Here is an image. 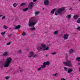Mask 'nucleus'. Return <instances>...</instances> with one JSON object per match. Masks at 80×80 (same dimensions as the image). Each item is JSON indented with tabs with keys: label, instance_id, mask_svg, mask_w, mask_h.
<instances>
[{
	"label": "nucleus",
	"instance_id": "f8f14e48",
	"mask_svg": "<svg viewBox=\"0 0 80 80\" xmlns=\"http://www.w3.org/2000/svg\"><path fill=\"white\" fill-rule=\"evenodd\" d=\"M72 72H73V69L70 68H69L68 71V73H71Z\"/></svg>",
	"mask_w": 80,
	"mask_h": 80
},
{
	"label": "nucleus",
	"instance_id": "72a5a7b5",
	"mask_svg": "<svg viewBox=\"0 0 80 80\" xmlns=\"http://www.w3.org/2000/svg\"><path fill=\"white\" fill-rule=\"evenodd\" d=\"M12 34H9V35H8V36L9 37V38H10L11 37H12Z\"/></svg>",
	"mask_w": 80,
	"mask_h": 80
},
{
	"label": "nucleus",
	"instance_id": "58836bf2",
	"mask_svg": "<svg viewBox=\"0 0 80 80\" xmlns=\"http://www.w3.org/2000/svg\"><path fill=\"white\" fill-rule=\"evenodd\" d=\"M18 53H22V51L21 50H19L18 52Z\"/></svg>",
	"mask_w": 80,
	"mask_h": 80
},
{
	"label": "nucleus",
	"instance_id": "8fccbe9b",
	"mask_svg": "<svg viewBox=\"0 0 80 80\" xmlns=\"http://www.w3.org/2000/svg\"><path fill=\"white\" fill-rule=\"evenodd\" d=\"M10 29H11V28H9V30H10Z\"/></svg>",
	"mask_w": 80,
	"mask_h": 80
},
{
	"label": "nucleus",
	"instance_id": "c85d7f7f",
	"mask_svg": "<svg viewBox=\"0 0 80 80\" xmlns=\"http://www.w3.org/2000/svg\"><path fill=\"white\" fill-rule=\"evenodd\" d=\"M77 30H79V31H80V27L79 26H78Z\"/></svg>",
	"mask_w": 80,
	"mask_h": 80
},
{
	"label": "nucleus",
	"instance_id": "b1692460",
	"mask_svg": "<svg viewBox=\"0 0 80 80\" xmlns=\"http://www.w3.org/2000/svg\"><path fill=\"white\" fill-rule=\"evenodd\" d=\"M77 61H80V57H78L76 58Z\"/></svg>",
	"mask_w": 80,
	"mask_h": 80
},
{
	"label": "nucleus",
	"instance_id": "473e14b6",
	"mask_svg": "<svg viewBox=\"0 0 80 80\" xmlns=\"http://www.w3.org/2000/svg\"><path fill=\"white\" fill-rule=\"evenodd\" d=\"M64 69L65 70V71H67V67H64Z\"/></svg>",
	"mask_w": 80,
	"mask_h": 80
},
{
	"label": "nucleus",
	"instance_id": "f03ea898",
	"mask_svg": "<svg viewBox=\"0 0 80 80\" xmlns=\"http://www.w3.org/2000/svg\"><path fill=\"white\" fill-rule=\"evenodd\" d=\"M67 58H68V56L66 55V62H63V65L66 66L67 65L68 67H72L73 65H72V64L71 61L67 59Z\"/></svg>",
	"mask_w": 80,
	"mask_h": 80
},
{
	"label": "nucleus",
	"instance_id": "6e6d98bb",
	"mask_svg": "<svg viewBox=\"0 0 80 80\" xmlns=\"http://www.w3.org/2000/svg\"><path fill=\"white\" fill-rule=\"evenodd\" d=\"M10 70H11V69H10Z\"/></svg>",
	"mask_w": 80,
	"mask_h": 80
},
{
	"label": "nucleus",
	"instance_id": "c756f323",
	"mask_svg": "<svg viewBox=\"0 0 80 80\" xmlns=\"http://www.w3.org/2000/svg\"><path fill=\"white\" fill-rule=\"evenodd\" d=\"M37 57V54H35L33 56V58H35V57Z\"/></svg>",
	"mask_w": 80,
	"mask_h": 80
},
{
	"label": "nucleus",
	"instance_id": "cd10ccee",
	"mask_svg": "<svg viewBox=\"0 0 80 80\" xmlns=\"http://www.w3.org/2000/svg\"><path fill=\"white\" fill-rule=\"evenodd\" d=\"M5 33H6V31H4V32H2L1 33L2 35H5Z\"/></svg>",
	"mask_w": 80,
	"mask_h": 80
},
{
	"label": "nucleus",
	"instance_id": "9d476101",
	"mask_svg": "<svg viewBox=\"0 0 80 80\" xmlns=\"http://www.w3.org/2000/svg\"><path fill=\"white\" fill-rule=\"evenodd\" d=\"M33 55H34V52H31L29 53L28 57H32Z\"/></svg>",
	"mask_w": 80,
	"mask_h": 80
},
{
	"label": "nucleus",
	"instance_id": "ea45409f",
	"mask_svg": "<svg viewBox=\"0 0 80 80\" xmlns=\"http://www.w3.org/2000/svg\"><path fill=\"white\" fill-rule=\"evenodd\" d=\"M69 10H72V8H69Z\"/></svg>",
	"mask_w": 80,
	"mask_h": 80
},
{
	"label": "nucleus",
	"instance_id": "ddd939ff",
	"mask_svg": "<svg viewBox=\"0 0 80 80\" xmlns=\"http://www.w3.org/2000/svg\"><path fill=\"white\" fill-rule=\"evenodd\" d=\"M3 55L4 57L8 56V52H5L3 54Z\"/></svg>",
	"mask_w": 80,
	"mask_h": 80
},
{
	"label": "nucleus",
	"instance_id": "39448f33",
	"mask_svg": "<svg viewBox=\"0 0 80 80\" xmlns=\"http://www.w3.org/2000/svg\"><path fill=\"white\" fill-rule=\"evenodd\" d=\"M43 65L41 66V67L38 68V70L39 71L40 70H41V68H44L46 67V65H49L50 64V63L49 61H47L45 62H44L42 63Z\"/></svg>",
	"mask_w": 80,
	"mask_h": 80
},
{
	"label": "nucleus",
	"instance_id": "5701e85b",
	"mask_svg": "<svg viewBox=\"0 0 80 80\" xmlns=\"http://www.w3.org/2000/svg\"><path fill=\"white\" fill-rule=\"evenodd\" d=\"M77 22L78 23H80V18H79L77 20Z\"/></svg>",
	"mask_w": 80,
	"mask_h": 80
},
{
	"label": "nucleus",
	"instance_id": "3c124183",
	"mask_svg": "<svg viewBox=\"0 0 80 80\" xmlns=\"http://www.w3.org/2000/svg\"><path fill=\"white\" fill-rule=\"evenodd\" d=\"M45 33H47V32H45Z\"/></svg>",
	"mask_w": 80,
	"mask_h": 80
},
{
	"label": "nucleus",
	"instance_id": "f257e3e1",
	"mask_svg": "<svg viewBox=\"0 0 80 80\" xmlns=\"http://www.w3.org/2000/svg\"><path fill=\"white\" fill-rule=\"evenodd\" d=\"M37 22V21L35 19V18L32 17L30 19L28 25L29 27H32V28H30V30L33 31L36 30V28L34 27V26L36 25Z\"/></svg>",
	"mask_w": 80,
	"mask_h": 80
},
{
	"label": "nucleus",
	"instance_id": "7c9ffc66",
	"mask_svg": "<svg viewBox=\"0 0 80 80\" xmlns=\"http://www.w3.org/2000/svg\"><path fill=\"white\" fill-rule=\"evenodd\" d=\"M10 78V77H6L5 79L6 80H8V79H9Z\"/></svg>",
	"mask_w": 80,
	"mask_h": 80
},
{
	"label": "nucleus",
	"instance_id": "6ab92c4d",
	"mask_svg": "<svg viewBox=\"0 0 80 80\" xmlns=\"http://www.w3.org/2000/svg\"><path fill=\"white\" fill-rule=\"evenodd\" d=\"M18 5V3H14L13 4V6L14 7H16Z\"/></svg>",
	"mask_w": 80,
	"mask_h": 80
},
{
	"label": "nucleus",
	"instance_id": "20e7f679",
	"mask_svg": "<svg viewBox=\"0 0 80 80\" xmlns=\"http://www.w3.org/2000/svg\"><path fill=\"white\" fill-rule=\"evenodd\" d=\"M65 8L63 7L58 8L57 11H56L57 12H55V15L57 16L58 14L61 15H62V12L65 10Z\"/></svg>",
	"mask_w": 80,
	"mask_h": 80
},
{
	"label": "nucleus",
	"instance_id": "a878e982",
	"mask_svg": "<svg viewBox=\"0 0 80 80\" xmlns=\"http://www.w3.org/2000/svg\"><path fill=\"white\" fill-rule=\"evenodd\" d=\"M71 14L67 16V18H71Z\"/></svg>",
	"mask_w": 80,
	"mask_h": 80
},
{
	"label": "nucleus",
	"instance_id": "aec40b11",
	"mask_svg": "<svg viewBox=\"0 0 80 80\" xmlns=\"http://www.w3.org/2000/svg\"><path fill=\"white\" fill-rule=\"evenodd\" d=\"M73 52V50L72 49L70 50L69 52V53H72Z\"/></svg>",
	"mask_w": 80,
	"mask_h": 80
},
{
	"label": "nucleus",
	"instance_id": "2f4dec72",
	"mask_svg": "<svg viewBox=\"0 0 80 80\" xmlns=\"http://www.w3.org/2000/svg\"><path fill=\"white\" fill-rule=\"evenodd\" d=\"M22 35H26V33H25V32H23V33H22Z\"/></svg>",
	"mask_w": 80,
	"mask_h": 80
},
{
	"label": "nucleus",
	"instance_id": "4c0bfd02",
	"mask_svg": "<svg viewBox=\"0 0 80 80\" xmlns=\"http://www.w3.org/2000/svg\"><path fill=\"white\" fill-rule=\"evenodd\" d=\"M56 54V52H53L51 53V55H55Z\"/></svg>",
	"mask_w": 80,
	"mask_h": 80
},
{
	"label": "nucleus",
	"instance_id": "bb28decb",
	"mask_svg": "<svg viewBox=\"0 0 80 80\" xmlns=\"http://www.w3.org/2000/svg\"><path fill=\"white\" fill-rule=\"evenodd\" d=\"M0 65L1 66H3L4 67V64H3V62H0Z\"/></svg>",
	"mask_w": 80,
	"mask_h": 80
},
{
	"label": "nucleus",
	"instance_id": "4be33fe9",
	"mask_svg": "<svg viewBox=\"0 0 80 80\" xmlns=\"http://www.w3.org/2000/svg\"><path fill=\"white\" fill-rule=\"evenodd\" d=\"M3 28L4 29H7V28H8V27L5 25H4L3 26Z\"/></svg>",
	"mask_w": 80,
	"mask_h": 80
},
{
	"label": "nucleus",
	"instance_id": "0eeeda50",
	"mask_svg": "<svg viewBox=\"0 0 80 80\" xmlns=\"http://www.w3.org/2000/svg\"><path fill=\"white\" fill-rule=\"evenodd\" d=\"M33 2H31L29 3L28 7L29 8L30 10L32 9L33 8Z\"/></svg>",
	"mask_w": 80,
	"mask_h": 80
},
{
	"label": "nucleus",
	"instance_id": "7ed1b4c3",
	"mask_svg": "<svg viewBox=\"0 0 80 80\" xmlns=\"http://www.w3.org/2000/svg\"><path fill=\"white\" fill-rule=\"evenodd\" d=\"M12 60V59L10 57L7 58L6 59V61L4 64V67L5 68H7L9 67V65L10 63H11V62Z\"/></svg>",
	"mask_w": 80,
	"mask_h": 80
},
{
	"label": "nucleus",
	"instance_id": "5fc2aeb1",
	"mask_svg": "<svg viewBox=\"0 0 80 80\" xmlns=\"http://www.w3.org/2000/svg\"><path fill=\"white\" fill-rule=\"evenodd\" d=\"M72 5H74V3H73L72 4Z\"/></svg>",
	"mask_w": 80,
	"mask_h": 80
},
{
	"label": "nucleus",
	"instance_id": "4468645a",
	"mask_svg": "<svg viewBox=\"0 0 80 80\" xmlns=\"http://www.w3.org/2000/svg\"><path fill=\"white\" fill-rule=\"evenodd\" d=\"M49 50V48L48 47H46V46L45 45V47L43 48V50Z\"/></svg>",
	"mask_w": 80,
	"mask_h": 80
},
{
	"label": "nucleus",
	"instance_id": "393cba45",
	"mask_svg": "<svg viewBox=\"0 0 80 80\" xmlns=\"http://www.w3.org/2000/svg\"><path fill=\"white\" fill-rule=\"evenodd\" d=\"M28 10V8H26L25 9H24L23 10V11H24V12H26V11H27Z\"/></svg>",
	"mask_w": 80,
	"mask_h": 80
},
{
	"label": "nucleus",
	"instance_id": "423d86ee",
	"mask_svg": "<svg viewBox=\"0 0 80 80\" xmlns=\"http://www.w3.org/2000/svg\"><path fill=\"white\" fill-rule=\"evenodd\" d=\"M45 47V45H44V44L42 43L41 44V46H39L37 48V50L39 51V52H40L41 50H43V48Z\"/></svg>",
	"mask_w": 80,
	"mask_h": 80
},
{
	"label": "nucleus",
	"instance_id": "09e8293b",
	"mask_svg": "<svg viewBox=\"0 0 80 80\" xmlns=\"http://www.w3.org/2000/svg\"><path fill=\"white\" fill-rule=\"evenodd\" d=\"M46 57H47V56H48V55H46Z\"/></svg>",
	"mask_w": 80,
	"mask_h": 80
},
{
	"label": "nucleus",
	"instance_id": "f704fd0d",
	"mask_svg": "<svg viewBox=\"0 0 80 80\" xmlns=\"http://www.w3.org/2000/svg\"><path fill=\"white\" fill-rule=\"evenodd\" d=\"M10 44H11V42H10L7 43V45H10Z\"/></svg>",
	"mask_w": 80,
	"mask_h": 80
},
{
	"label": "nucleus",
	"instance_id": "49530a36",
	"mask_svg": "<svg viewBox=\"0 0 80 80\" xmlns=\"http://www.w3.org/2000/svg\"><path fill=\"white\" fill-rule=\"evenodd\" d=\"M22 71H23V70H22V69H21L20 70V72H22Z\"/></svg>",
	"mask_w": 80,
	"mask_h": 80
},
{
	"label": "nucleus",
	"instance_id": "e433bc0d",
	"mask_svg": "<svg viewBox=\"0 0 80 80\" xmlns=\"http://www.w3.org/2000/svg\"><path fill=\"white\" fill-rule=\"evenodd\" d=\"M5 16H4L3 17H2V20H4V19H5Z\"/></svg>",
	"mask_w": 80,
	"mask_h": 80
},
{
	"label": "nucleus",
	"instance_id": "c9c22d12",
	"mask_svg": "<svg viewBox=\"0 0 80 80\" xmlns=\"http://www.w3.org/2000/svg\"><path fill=\"white\" fill-rule=\"evenodd\" d=\"M52 75L54 76H57L58 75V73H55L54 74H53Z\"/></svg>",
	"mask_w": 80,
	"mask_h": 80
},
{
	"label": "nucleus",
	"instance_id": "a18cd8bd",
	"mask_svg": "<svg viewBox=\"0 0 80 80\" xmlns=\"http://www.w3.org/2000/svg\"><path fill=\"white\" fill-rule=\"evenodd\" d=\"M61 80H65V79H64V78H62L61 79Z\"/></svg>",
	"mask_w": 80,
	"mask_h": 80
},
{
	"label": "nucleus",
	"instance_id": "f3484780",
	"mask_svg": "<svg viewBox=\"0 0 80 80\" xmlns=\"http://www.w3.org/2000/svg\"><path fill=\"white\" fill-rule=\"evenodd\" d=\"M39 13H40V12L39 11H37L35 12V16H37L38 14H39Z\"/></svg>",
	"mask_w": 80,
	"mask_h": 80
},
{
	"label": "nucleus",
	"instance_id": "2eb2a0df",
	"mask_svg": "<svg viewBox=\"0 0 80 80\" xmlns=\"http://www.w3.org/2000/svg\"><path fill=\"white\" fill-rule=\"evenodd\" d=\"M78 17L79 16L78 15H76L74 16L73 18H74V19L75 20H76V19H77V18H78Z\"/></svg>",
	"mask_w": 80,
	"mask_h": 80
},
{
	"label": "nucleus",
	"instance_id": "412c9836",
	"mask_svg": "<svg viewBox=\"0 0 80 80\" xmlns=\"http://www.w3.org/2000/svg\"><path fill=\"white\" fill-rule=\"evenodd\" d=\"M58 33V32L57 31H56L54 32V34H55V35H57Z\"/></svg>",
	"mask_w": 80,
	"mask_h": 80
},
{
	"label": "nucleus",
	"instance_id": "37998d69",
	"mask_svg": "<svg viewBox=\"0 0 80 80\" xmlns=\"http://www.w3.org/2000/svg\"><path fill=\"white\" fill-rule=\"evenodd\" d=\"M3 66H1V68H3Z\"/></svg>",
	"mask_w": 80,
	"mask_h": 80
},
{
	"label": "nucleus",
	"instance_id": "6e6552de",
	"mask_svg": "<svg viewBox=\"0 0 80 80\" xmlns=\"http://www.w3.org/2000/svg\"><path fill=\"white\" fill-rule=\"evenodd\" d=\"M49 3H50V2L48 0H44V4L45 5H46V6L48 5H49Z\"/></svg>",
	"mask_w": 80,
	"mask_h": 80
},
{
	"label": "nucleus",
	"instance_id": "dca6fc26",
	"mask_svg": "<svg viewBox=\"0 0 80 80\" xmlns=\"http://www.w3.org/2000/svg\"><path fill=\"white\" fill-rule=\"evenodd\" d=\"M56 10V8H54L53 9H52L51 12V13H52V14H54V12H55V11Z\"/></svg>",
	"mask_w": 80,
	"mask_h": 80
},
{
	"label": "nucleus",
	"instance_id": "1a4fd4ad",
	"mask_svg": "<svg viewBox=\"0 0 80 80\" xmlns=\"http://www.w3.org/2000/svg\"><path fill=\"white\" fill-rule=\"evenodd\" d=\"M69 36V34L66 33L63 36V38H64L65 40H66V39H68V38Z\"/></svg>",
	"mask_w": 80,
	"mask_h": 80
},
{
	"label": "nucleus",
	"instance_id": "864d4df0",
	"mask_svg": "<svg viewBox=\"0 0 80 80\" xmlns=\"http://www.w3.org/2000/svg\"><path fill=\"white\" fill-rule=\"evenodd\" d=\"M78 2H80V0H79Z\"/></svg>",
	"mask_w": 80,
	"mask_h": 80
},
{
	"label": "nucleus",
	"instance_id": "c03bdc74",
	"mask_svg": "<svg viewBox=\"0 0 80 80\" xmlns=\"http://www.w3.org/2000/svg\"><path fill=\"white\" fill-rule=\"evenodd\" d=\"M36 35V34H35V33H34L33 34H32V35Z\"/></svg>",
	"mask_w": 80,
	"mask_h": 80
},
{
	"label": "nucleus",
	"instance_id": "a19ab883",
	"mask_svg": "<svg viewBox=\"0 0 80 80\" xmlns=\"http://www.w3.org/2000/svg\"><path fill=\"white\" fill-rule=\"evenodd\" d=\"M78 65H80V62H78Z\"/></svg>",
	"mask_w": 80,
	"mask_h": 80
},
{
	"label": "nucleus",
	"instance_id": "de8ad7c7",
	"mask_svg": "<svg viewBox=\"0 0 80 80\" xmlns=\"http://www.w3.org/2000/svg\"><path fill=\"white\" fill-rule=\"evenodd\" d=\"M2 15H0V17H2Z\"/></svg>",
	"mask_w": 80,
	"mask_h": 80
},
{
	"label": "nucleus",
	"instance_id": "79ce46f5",
	"mask_svg": "<svg viewBox=\"0 0 80 80\" xmlns=\"http://www.w3.org/2000/svg\"><path fill=\"white\" fill-rule=\"evenodd\" d=\"M33 2H37V0H33Z\"/></svg>",
	"mask_w": 80,
	"mask_h": 80
},
{
	"label": "nucleus",
	"instance_id": "9b49d317",
	"mask_svg": "<svg viewBox=\"0 0 80 80\" xmlns=\"http://www.w3.org/2000/svg\"><path fill=\"white\" fill-rule=\"evenodd\" d=\"M21 28V26L20 25H18L17 26L14 27V29H18Z\"/></svg>",
	"mask_w": 80,
	"mask_h": 80
},
{
	"label": "nucleus",
	"instance_id": "a211bd4d",
	"mask_svg": "<svg viewBox=\"0 0 80 80\" xmlns=\"http://www.w3.org/2000/svg\"><path fill=\"white\" fill-rule=\"evenodd\" d=\"M26 5V3H22L20 5V6H25Z\"/></svg>",
	"mask_w": 80,
	"mask_h": 80
},
{
	"label": "nucleus",
	"instance_id": "603ef678",
	"mask_svg": "<svg viewBox=\"0 0 80 80\" xmlns=\"http://www.w3.org/2000/svg\"><path fill=\"white\" fill-rule=\"evenodd\" d=\"M44 8H42V10H44Z\"/></svg>",
	"mask_w": 80,
	"mask_h": 80
}]
</instances>
